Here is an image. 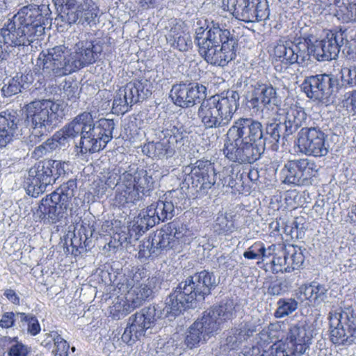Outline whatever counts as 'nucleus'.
Segmentation results:
<instances>
[{"label": "nucleus", "mask_w": 356, "mask_h": 356, "mask_svg": "<svg viewBox=\"0 0 356 356\" xmlns=\"http://www.w3.org/2000/svg\"><path fill=\"white\" fill-rule=\"evenodd\" d=\"M207 88L198 83L188 84L186 108L194 106L206 97Z\"/></svg>", "instance_id": "obj_42"}, {"label": "nucleus", "mask_w": 356, "mask_h": 356, "mask_svg": "<svg viewBox=\"0 0 356 356\" xmlns=\"http://www.w3.org/2000/svg\"><path fill=\"white\" fill-rule=\"evenodd\" d=\"M221 8L245 23L265 20L269 16L268 5L261 0H222Z\"/></svg>", "instance_id": "obj_12"}, {"label": "nucleus", "mask_w": 356, "mask_h": 356, "mask_svg": "<svg viewBox=\"0 0 356 356\" xmlns=\"http://www.w3.org/2000/svg\"><path fill=\"white\" fill-rule=\"evenodd\" d=\"M31 351V348L22 342L16 341L12 344L8 351V356H27Z\"/></svg>", "instance_id": "obj_59"}, {"label": "nucleus", "mask_w": 356, "mask_h": 356, "mask_svg": "<svg viewBox=\"0 0 356 356\" xmlns=\"http://www.w3.org/2000/svg\"><path fill=\"white\" fill-rule=\"evenodd\" d=\"M270 255L268 248H266L264 243L260 241L254 242L243 252V257L251 260L262 259L264 261Z\"/></svg>", "instance_id": "obj_46"}, {"label": "nucleus", "mask_w": 356, "mask_h": 356, "mask_svg": "<svg viewBox=\"0 0 356 356\" xmlns=\"http://www.w3.org/2000/svg\"><path fill=\"white\" fill-rule=\"evenodd\" d=\"M51 337L53 338L56 346L55 356H68L70 345L56 332H52Z\"/></svg>", "instance_id": "obj_55"}, {"label": "nucleus", "mask_w": 356, "mask_h": 356, "mask_svg": "<svg viewBox=\"0 0 356 356\" xmlns=\"http://www.w3.org/2000/svg\"><path fill=\"white\" fill-rule=\"evenodd\" d=\"M215 286V277L207 270L189 276L169 295L166 302L168 312L174 316L179 315L193 302L204 300Z\"/></svg>", "instance_id": "obj_7"}, {"label": "nucleus", "mask_w": 356, "mask_h": 356, "mask_svg": "<svg viewBox=\"0 0 356 356\" xmlns=\"http://www.w3.org/2000/svg\"><path fill=\"white\" fill-rule=\"evenodd\" d=\"M301 159L289 161L282 170L284 183L294 185H302Z\"/></svg>", "instance_id": "obj_37"}, {"label": "nucleus", "mask_w": 356, "mask_h": 356, "mask_svg": "<svg viewBox=\"0 0 356 356\" xmlns=\"http://www.w3.org/2000/svg\"><path fill=\"white\" fill-rule=\"evenodd\" d=\"M272 254L271 269L273 273H291L303 264L305 256L300 247L293 245L272 244L268 247Z\"/></svg>", "instance_id": "obj_14"}, {"label": "nucleus", "mask_w": 356, "mask_h": 356, "mask_svg": "<svg viewBox=\"0 0 356 356\" xmlns=\"http://www.w3.org/2000/svg\"><path fill=\"white\" fill-rule=\"evenodd\" d=\"M145 84L142 80H134L127 83L123 88H120L113 100V113L124 114L129 108L140 101L144 92Z\"/></svg>", "instance_id": "obj_18"}, {"label": "nucleus", "mask_w": 356, "mask_h": 356, "mask_svg": "<svg viewBox=\"0 0 356 356\" xmlns=\"http://www.w3.org/2000/svg\"><path fill=\"white\" fill-rule=\"evenodd\" d=\"M203 313L187 329L184 337V344L187 348L193 349L200 346V343H206L218 331L215 322Z\"/></svg>", "instance_id": "obj_19"}, {"label": "nucleus", "mask_w": 356, "mask_h": 356, "mask_svg": "<svg viewBox=\"0 0 356 356\" xmlns=\"http://www.w3.org/2000/svg\"><path fill=\"white\" fill-rule=\"evenodd\" d=\"M302 185H308L312 179L316 177L318 168L316 163L308 159H301Z\"/></svg>", "instance_id": "obj_44"}, {"label": "nucleus", "mask_w": 356, "mask_h": 356, "mask_svg": "<svg viewBox=\"0 0 356 356\" xmlns=\"http://www.w3.org/2000/svg\"><path fill=\"white\" fill-rule=\"evenodd\" d=\"M84 1V5H82V1L80 2V17L79 24H90L92 22L94 21L95 17L96 15L92 12V9L90 8L92 6V0H83Z\"/></svg>", "instance_id": "obj_53"}, {"label": "nucleus", "mask_w": 356, "mask_h": 356, "mask_svg": "<svg viewBox=\"0 0 356 356\" xmlns=\"http://www.w3.org/2000/svg\"><path fill=\"white\" fill-rule=\"evenodd\" d=\"M145 242H142L139 245V251L138 253V258L140 259H147L149 258L154 259L159 256L158 250L155 249L153 244L151 243L149 238H147V252H145Z\"/></svg>", "instance_id": "obj_58"}, {"label": "nucleus", "mask_w": 356, "mask_h": 356, "mask_svg": "<svg viewBox=\"0 0 356 356\" xmlns=\"http://www.w3.org/2000/svg\"><path fill=\"white\" fill-rule=\"evenodd\" d=\"M67 166V162L54 159H44L35 163L29 169L24 182L26 193L32 197H38L47 186L65 175Z\"/></svg>", "instance_id": "obj_8"}, {"label": "nucleus", "mask_w": 356, "mask_h": 356, "mask_svg": "<svg viewBox=\"0 0 356 356\" xmlns=\"http://www.w3.org/2000/svg\"><path fill=\"white\" fill-rule=\"evenodd\" d=\"M175 150L165 142H148L142 147L143 154L152 159H162L171 156Z\"/></svg>", "instance_id": "obj_33"}, {"label": "nucleus", "mask_w": 356, "mask_h": 356, "mask_svg": "<svg viewBox=\"0 0 356 356\" xmlns=\"http://www.w3.org/2000/svg\"><path fill=\"white\" fill-rule=\"evenodd\" d=\"M24 122L29 128V144L40 142L60 124L65 115L63 103L51 99H35L24 106Z\"/></svg>", "instance_id": "obj_6"}, {"label": "nucleus", "mask_w": 356, "mask_h": 356, "mask_svg": "<svg viewBox=\"0 0 356 356\" xmlns=\"http://www.w3.org/2000/svg\"><path fill=\"white\" fill-rule=\"evenodd\" d=\"M235 92H232L231 96H223L221 95H215L211 97L213 99L216 108L218 109L219 116L222 121L224 126H227L233 118L234 113L238 107V102Z\"/></svg>", "instance_id": "obj_26"}, {"label": "nucleus", "mask_w": 356, "mask_h": 356, "mask_svg": "<svg viewBox=\"0 0 356 356\" xmlns=\"http://www.w3.org/2000/svg\"><path fill=\"white\" fill-rule=\"evenodd\" d=\"M307 119V114L303 108L296 104L291 105L285 115L286 127L290 129L297 130Z\"/></svg>", "instance_id": "obj_36"}, {"label": "nucleus", "mask_w": 356, "mask_h": 356, "mask_svg": "<svg viewBox=\"0 0 356 356\" xmlns=\"http://www.w3.org/2000/svg\"><path fill=\"white\" fill-rule=\"evenodd\" d=\"M239 168L240 167L238 165H232L222 170L220 180L223 186L232 188L236 186V179L237 178L238 173L241 171Z\"/></svg>", "instance_id": "obj_51"}, {"label": "nucleus", "mask_w": 356, "mask_h": 356, "mask_svg": "<svg viewBox=\"0 0 356 356\" xmlns=\"http://www.w3.org/2000/svg\"><path fill=\"white\" fill-rule=\"evenodd\" d=\"M156 321L155 307H145L143 308L129 318L121 337L122 341L127 345H134L145 336L146 331L152 328Z\"/></svg>", "instance_id": "obj_16"}, {"label": "nucleus", "mask_w": 356, "mask_h": 356, "mask_svg": "<svg viewBox=\"0 0 356 356\" xmlns=\"http://www.w3.org/2000/svg\"><path fill=\"white\" fill-rule=\"evenodd\" d=\"M170 42L175 48L181 51H186L191 47L192 42L189 37L184 31L173 32L170 35Z\"/></svg>", "instance_id": "obj_50"}, {"label": "nucleus", "mask_w": 356, "mask_h": 356, "mask_svg": "<svg viewBox=\"0 0 356 356\" xmlns=\"http://www.w3.org/2000/svg\"><path fill=\"white\" fill-rule=\"evenodd\" d=\"M298 308V302L293 298H281L277 301L275 312L276 318H283L291 314Z\"/></svg>", "instance_id": "obj_48"}, {"label": "nucleus", "mask_w": 356, "mask_h": 356, "mask_svg": "<svg viewBox=\"0 0 356 356\" xmlns=\"http://www.w3.org/2000/svg\"><path fill=\"white\" fill-rule=\"evenodd\" d=\"M313 282L309 284H303L299 288L297 293L298 298L301 300H309V302H314V296L312 292Z\"/></svg>", "instance_id": "obj_60"}, {"label": "nucleus", "mask_w": 356, "mask_h": 356, "mask_svg": "<svg viewBox=\"0 0 356 356\" xmlns=\"http://www.w3.org/2000/svg\"><path fill=\"white\" fill-rule=\"evenodd\" d=\"M16 318L19 327H26L27 332L31 336L38 335L41 331V327L37 317L31 313L17 312Z\"/></svg>", "instance_id": "obj_40"}, {"label": "nucleus", "mask_w": 356, "mask_h": 356, "mask_svg": "<svg viewBox=\"0 0 356 356\" xmlns=\"http://www.w3.org/2000/svg\"><path fill=\"white\" fill-rule=\"evenodd\" d=\"M36 65L42 67V72H39L36 68H34L33 71L29 70V72L25 71L24 73H17L15 76H17L19 78V82L22 86L23 90L27 89L34 81H37L38 86H36V88H40L41 87H44L46 85V81H53L56 78H48L44 76L43 74V66L39 65L38 63Z\"/></svg>", "instance_id": "obj_34"}, {"label": "nucleus", "mask_w": 356, "mask_h": 356, "mask_svg": "<svg viewBox=\"0 0 356 356\" xmlns=\"http://www.w3.org/2000/svg\"><path fill=\"white\" fill-rule=\"evenodd\" d=\"M330 339L337 346L350 345L356 339V309L352 307L330 312Z\"/></svg>", "instance_id": "obj_11"}, {"label": "nucleus", "mask_w": 356, "mask_h": 356, "mask_svg": "<svg viewBox=\"0 0 356 356\" xmlns=\"http://www.w3.org/2000/svg\"><path fill=\"white\" fill-rule=\"evenodd\" d=\"M290 283L288 280H275L271 282L267 289V293L270 296H280L289 291Z\"/></svg>", "instance_id": "obj_56"}, {"label": "nucleus", "mask_w": 356, "mask_h": 356, "mask_svg": "<svg viewBox=\"0 0 356 356\" xmlns=\"http://www.w3.org/2000/svg\"><path fill=\"white\" fill-rule=\"evenodd\" d=\"M77 190L76 179H70L63 182L56 191L52 192L60 196L61 199L65 200L69 204H74V201L79 203V200L74 197L75 192Z\"/></svg>", "instance_id": "obj_41"}, {"label": "nucleus", "mask_w": 356, "mask_h": 356, "mask_svg": "<svg viewBox=\"0 0 356 356\" xmlns=\"http://www.w3.org/2000/svg\"><path fill=\"white\" fill-rule=\"evenodd\" d=\"M195 40L200 55L211 65L224 67L236 56L238 39L218 22L211 21L205 29L199 28Z\"/></svg>", "instance_id": "obj_5"}, {"label": "nucleus", "mask_w": 356, "mask_h": 356, "mask_svg": "<svg viewBox=\"0 0 356 356\" xmlns=\"http://www.w3.org/2000/svg\"><path fill=\"white\" fill-rule=\"evenodd\" d=\"M265 330L273 341L268 356H302L309 347L307 332L302 327H290L284 341H278L280 325L277 323H270Z\"/></svg>", "instance_id": "obj_10"}, {"label": "nucleus", "mask_w": 356, "mask_h": 356, "mask_svg": "<svg viewBox=\"0 0 356 356\" xmlns=\"http://www.w3.org/2000/svg\"><path fill=\"white\" fill-rule=\"evenodd\" d=\"M337 80L331 75L323 74L307 76L302 83V91L314 100H323L330 95Z\"/></svg>", "instance_id": "obj_20"}, {"label": "nucleus", "mask_w": 356, "mask_h": 356, "mask_svg": "<svg viewBox=\"0 0 356 356\" xmlns=\"http://www.w3.org/2000/svg\"><path fill=\"white\" fill-rule=\"evenodd\" d=\"M154 181L150 170L138 168L134 174L124 172L117 183L115 202L119 206L138 201L154 188Z\"/></svg>", "instance_id": "obj_9"}, {"label": "nucleus", "mask_w": 356, "mask_h": 356, "mask_svg": "<svg viewBox=\"0 0 356 356\" xmlns=\"http://www.w3.org/2000/svg\"><path fill=\"white\" fill-rule=\"evenodd\" d=\"M148 238L155 249L158 250L159 255L163 250H173L172 244L173 241L168 223L165 224L160 229L150 234Z\"/></svg>", "instance_id": "obj_32"}, {"label": "nucleus", "mask_w": 356, "mask_h": 356, "mask_svg": "<svg viewBox=\"0 0 356 356\" xmlns=\"http://www.w3.org/2000/svg\"><path fill=\"white\" fill-rule=\"evenodd\" d=\"M172 235L173 250L180 252L187 245H190L195 238V234L186 224L173 220L168 222Z\"/></svg>", "instance_id": "obj_24"}, {"label": "nucleus", "mask_w": 356, "mask_h": 356, "mask_svg": "<svg viewBox=\"0 0 356 356\" xmlns=\"http://www.w3.org/2000/svg\"><path fill=\"white\" fill-rule=\"evenodd\" d=\"M343 32L330 30L324 38L316 41L314 54L319 61L335 59L343 44Z\"/></svg>", "instance_id": "obj_22"}, {"label": "nucleus", "mask_w": 356, "mask_h": 356, "mask_svg": "<svg viewBox=\"0 0 356 356\" xmlns=\"http://www.w3.org/2000/svg\"><path fill=\"white\" fill-rule=\"evenodd\" d=\"M343 106L348 111L354 115L356 114V90H353L346 94V98L343 100Z\"/></svg>", "instance_id": "obj_62"}, {"label": "nucleus", "mask_w": 356, "mask_h": 356, "mask_svg": "<svg viewBox=\"0 0 356 356\" xmlns=\"http://www.w3.org/2000/svg\"><path fill=\"white\" fill-rule=\"evenodd\" d=\"M183 173L184 180L190 183L197 192L207 191L216 181L214 163L207 159H198L184 166Z\"/></svg>", "instance_id": "obj_15"}, {"label": "nucleus", "mask_w": 356, "mask_h": 356, "mask_svg": "<svg viewBox=\"0 0 356 356\" xmlns=\"http://www.w3.org/2000/svg\"><path fill=\"white\" fill-rule=\"evenodd\" d=\"M111 140V119L100 118L83 133L79 145V152L83 154H93L104 149Z\"/></svg>", "instance_id": "obj_13"}, {"label": "nucleus", "mask_w": 356, "mask_h": 356, "mask_svg": "<svg viewBox=\"0 0 356 356\" xmlns=\"http://www.w3.org/2000/svg\"><path fill=\"white\" fill-rule=\"evenodd\" d=\"M18 80V76H15L4 83L1 88V92L4 97H8L22 92L23 88Z\"/></svg>", "instance_id": "obj_54"}, {"label": "nucleus", "mask_w": 356, "mask_h": 356, "mask_svg": "<svg viewBox=\"0 0 356 356\" xmlns=\"http://www.w3.org/2000/svg\"><path fill=\"white\" fill-rule=\"evenodd\" d=\"M19 116L14 111L0 113V149L5 147L17 136Z\"/></svg>", "instance_id": "obj_23"}, {"label": "nucleus", "mask_w": 356, "mask_h": 356, "mask_svg": "<svg viewBox=\"0 0 356 356\" xmlns=\"http://www.w3.org/2000/svg\"><path fill=\"white\" fill-rule=\"evenodd\" d=\"M97 97L98 98H100V100L97 104V111L90 110V111H95L97 113L95 119L99 118L100 115L108 116L111 113V107L110 106V103L111 102V92L109 90H99L97 93Z\"/></svg>", "instance_id": "obj_43"}, {"label": "nucleus", "mask_w": 356, "mask_h": 356, "mask_svg": "<svg viewBox=\"0 0 356 356\" xmlns=\"http://www.w3.org/2000/svg\"><path fill=\"white\" fill-rule=\"evenodd\" d=\"M215 106L213 99L209 97L204 99L198 108V118L206 129L225 127Z\"/></svg>", "instance_id": "obj_28"}, {"label": "nucleus", "mask_w": 356, "mask_h": 356, "mask_svg": "<svg viewBox=\"0 0 356 356\" xmlns=\"http://www.w3.org/2000/svg\"><path fill=\"white\" fill-rule=\"evenodd\" d=\"M236 305L233 300L227 299L222 301L218 305L211 307L203 313L209 320L215 322L217 330H219L221 322L232 319L235 313Z\"/></svg>", "instance_id": "obj_29"}, {"label": "nucleus", "mask_w": 356, "mask_h": 356, "mask_svg": "<svg viewBox=\"0 0 356 356\" xmlns=\"http://www.w3.org/2000/svg\"><path fill=\"white\" fill-rule=\"evenodd\" d=\"M97 113L95 111H85L78 115L72 121L65 124L61 130L67 138L71 140L81 136L91 127V123L95 121Z\"/></svg>", "instance_id": "obj_27"}, {"label": "nucleus", "mask_w": 356, "mask_h": 356, "mask_svg": "<svg viewBox=\"0 0 356 356\" xmlns=\"http://www.w3.org/2000/svg\"><path fill=\"white\" fill-rule=\"evenodd\" d=\"M310 40L305 38H299L294 42H290L291 47L295 51L300 64H302L309 56Z\"/></svg>", "instance_id": "obj_45"}, {"label": "nucleus", "mask_w": 356, "mask_h": 356, "mask_svg": "<svg viewBox=\"0 0 356 356\" xmlns=\"http://www.w3.org/2000/svg\"><path fill=\"white\" fill-rule=\"evenodd\" d=\"M17 321L16 314L13 312H6L3 314L0 320V326L3 328H9L14 325L15 322Z\"/></svg>", "instance_id": "obj_63"}, {"label": "nucleus", "mask_w": 356, "mask_h": 356, "mask_svg": "<svg viewBox=\"0 0 356 356\" xmlns=\"http://www.w3.org/2000/svg\"><path fill=\"white\" fill-rule=\"evenodd\" d=\"M155 226V221L149 220L141 212L139 213L136 220L134 225V230L138 234H144L149 228Z\"/></svg>", "instance_id": "obj_57"}, {"label": "nucleus", "mask_w": 356, "mask_h": 356, "mask_svg": "<svg viewBox=\"0 0 356 356\" xmlns=\"http://www.w3.org/2000/svg\"><path fill=\"white\" fill-rule=\"evenodd\" d=\"M313 289L312 295L314 296V302L316 303V302L323 300L327 292L325 286L320 284H315V283L313 282Z\"/></svg>", "instance_id": "obj_64"}, {"label": "nucleus", "mask_w": 356, "mask_h": 356, "mask_svg": "<svg viewBox=\"0 0 356 356\" xmlns=\"http://www.w3.org/2000/svg\"><path fill=\"white\" fill-rule=\"evenodd\" d=\"M102 51V44L96 40H83L76 43L74 51L65 45L42 51L38 64L48 78L62 77L95 63Z\"/></svg>", "instance_id": "obj_2"}, {"label": "nucleus", "mask_w": 356, "mask_h": 356, "mask_svg": "<svg viewBox=\"0 0 356 356\" xmlns=\"http://www.w3.org/2000/svg\"><path fill=\"white\" fill-rule=\"evenodd\" d=\"M273 63L278 72L288 69L291 65L300 64L295 51L291 49L289 42L284 43L280 41L273 49Z\"/></svg>", "instance_id": "obj_25"}, {"label": "nucleus", "mask_w": 356, "mask_h": 356, "mask_svg": "<svg viewBox=\"0 0 356 356\" xmlns=\"http://www.w3.org/2000/svg\"><path fill=\"white\" fill-rule=\"evenodd\" d=\"M263 138V144H261L263 147L267 145L273 150L277 149L280 134L277 126H271L267 130L266 135Z\"/></svg>", "instance_id": "obj_52"}, {"label": "nucleus", "mask_w": 356, "mask_h": 356, "mask_svg": "<svg viewBox=\"0 0 356 356\" xmlns=\"http://www.w3.org/2000/svg\"><path fill=\"white\" fill-rule=\"evenodd\" d=\"M157 279L155 277H149L147 283H136L131 286L125 296V304L123 309L115 308V311L122 312V314L126 315L131 310L141 306L146 300L152 297L154 284ZM116 307V306H114Z\"/></svg>", "instance_id": "obj_21"}, {"label": "nucleus", "mask_w": 356, "mask_h": 356, "mask_svg": "<svg viewBox=\"0 0 356 356\" xmlns=\"http://www.w3.org/2000/svg\"><path fill=\"white\" fill-rule=\"evenodd\" d=\"M163 140L173 149L175 146L184 138V129L182 127H177L171 121H166L162 130Z\"/></svg>", "instance_id": "obj_39"}, {"label": "nucleus", "mask_w": 356, "mask_h": 356, "mask_svg": "<svg viewBox=\"0 0 356 356\" xmlns=\"http://www.w3.org/2000/svg\"><path fill=\"white\" fill-rule=\"evenodd\" d=\"M327 136L318 127H303L298 134V146L307 156L321 157L328 152Z\"/></svg>", "instance_id": "obj_17"}, {"label": "nucleus", "mask_w": 356, "mask_h": 356, "mask_svg": "<svg viewBox=\"0 0 356 356\" xmlns=\"http://www.w3.org/2000/svg\"><path fill=\"white\" fill-rule=\"evenodd\" d=\"M97 245L101 250L99 255L110 256L111 248V222L105 220L99 231V236L97 237Z\"/></svg>", "instance_id": "obj_38"}, {"label": "nucleus", "mask_w": 356, "mask_h": 356, "mask_svg": "<svg viewBox=\"0 0 356 356\" xmlns=\"http://www.w3.org/2000/svg\"><path fill=\"white\" fill-rule=\"evenodd\" d=\"M188 85L186 83L175 84L170 91V97L175 104L180 107L186 108Z\"/></svg>", "instance_id": "obj_47"}, {"label": "nucleus", "mask_w": 356, "mask_h": 356, "mask_svg": "<svg viewBox=\"0 0 356 356\" xmlns=\"http://www.w3.org/2000/svg\"><path fill=\"white\" fill-rule=\"evenodd\" d=\"M51 11L46 4L22 7L0 29L4 45L24 49L44 33L51 24Z\"/></svg>", "instance_id": "obj_3"}, {"label": "nucleus", "mask_w": 356, "mask_h": 356, "mask_svg": "<svg viewBox=\"0 0 356 356\" xmlns=\"http://www.w3.org/2000/svg\"><path fill=\"white\" fill-rule=\"evenodd\" d=\"M261 122L241 118L228 129L222 149L225 157L239 163H253L264 152Z\"/></svg>", "instance_id": "obj_4"}, {"label": "nucleus", "mask_w": 356, "mask_h": 356, "mask_svg": "<svg viewBox=\"0 0 356 356\" xmlns=\"http://www.w3.org/2000/svg\"><path fill=\"white\" fill-rule=\"evenodd\" d=\"M154 205L157 213L156 215L158 218H159V222L172 218L175 210L174 202L167 200H159L154 202Z\"/></svg>", "instance_id": "obj_49"}, {"label": "nucleus", "mask_w": 356, "mask_h": 356, "mask_svg": "<svg viewBox=\"0 0 356 356\" xmlns=\"http://www.w3.org/2000/svg\"><path fill=\"white\" fill-rule=\"evenodd\" d=\"M341 74V78L343 82L350 86H356V67H342Z\"/></svg>", "instance_id": "obj_61"}, {"label": "nucleus", "mask_w": 356, "mask_h": 356, "mask_svg": "<svg viewBox=\"0 0 356 356\" xmlns=\"http://www.w3.org/2000/svg\"><path fill=\"white\" fill-rule=\"evenodd\" d=\"M335 15L343 22H356V0H337Z\"/></svg>", "instance_id": "obj_35"}, {"label": "nucleus", "mask_w": 356, "mask_h": 356, "mask_svg": "<svg viewBox=\"0 0 356 356\" xmlns=\"http://www.w3.org/2000/svg\"><path fill=\"white\" fill-rule=\"evenodd\" d=\"M81 213L79 203L74 201V204H69L53 193L41 200L37 210V215L44 222L56 224L66 220L69 216L72 218L75 226L70 246L74 256L90 250L94 245L92 239L95 237V216L89 213L82 217Z\"/></svg>", "instance_id": "obj_1"}, {"label": "nucleus", "mask_w": 356, "mask_h": 356, "mask_svg": "<svg viewBox=\"0 0 356 356\" xmlns=\"http://www.w3.org/2000/svg\"><path fill=\"white\" fill-rule=\"evenodd\" d=\"M80 7L79 4L70 7H61L57 10L58 12V16L55 19L57 26L62 29L63 31L65 29L71 26L72 24L79 23L80 17Z\"/></svg>", "instance_id": "obj_31"}, {"label": "nucleus", "mask_w": 356, "mask_h": 356, "mask_svg": "<svg viewBox=\"0 0 356 356\" xmlns=\"http://www.w3.org/2000/svg\"><path fill=\"white\" fill-rule=\"evenodd\" d=\"M275 97L276 90L271 85L257 83L252 91L250 102L255 107L266 106L270 104Z\"/></svg>", "instance_id": "obj_30"}]
</instances>
